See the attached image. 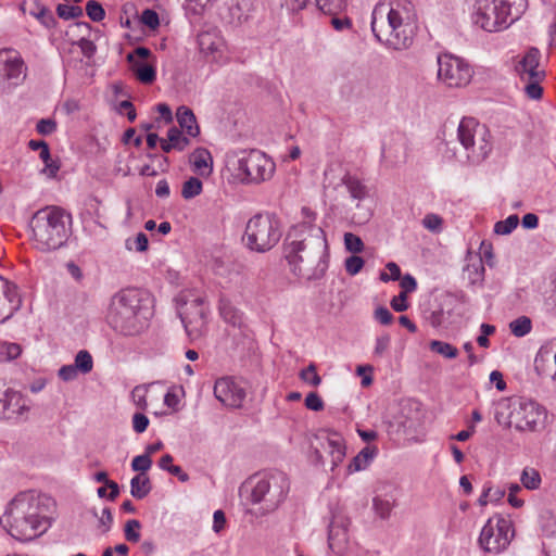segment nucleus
Masks as SVG:
<instances>
[{
	"label": "nucleus",
	"instance_id": "1",
	"mask_svg": "<svg viewBox=\"0 0 556 556\" xmlns=\"http://www.w3.org/2000/svg\"><path fill=\"white\" fill-rule=\"evenodd\" d=\"M302 220L292 226L283 243L285 258L298 277L320 279L328 268V244L321 227L315 225L316 213L301 210Z\"/></svg>",
	"mask_w": 556,
	"mask_h": 556
},
{
	"label": "nucleus",
	"instance_id": "2",
	"mask_svg": "<svg viewBox=\"0 0 556 556\" xmlns=\"http://www.w3.org/2000/svg\"><path fill=\"white\" fill-rule=\"evenodd\" d=\"M52 505V498L47 495L22 492L9 504L1 523L14 539L31 541L49 529L51 523L47 514Z\"/></svg>",
	"mask_w": 556,
	"mask_h": 556
},
{
	"label": "nucleus",
	"instance_id": "3",
	"mask_svg": "<svg viewBox=\"0 0 556 556\" xmlns=\"http://www.w3.org/2000/svg\"><path fill=\"white\" fill-rule=\"evenodd\" d=\"M151 315L146 293L128 288L112 296L105 319L116 334L129 338L140 336L149 327Z\"/></svg>",
	"mask_w": 556,
	"mask_h": 556
},
{
	"label": "nucleus",
	"instance_id": "4",
	"mask_svg": "<svg viewBox=\"0 0 556 556\" xmlns=\"http://www.w3.org/2000/svg\"><path fill=\"white\" fill-rule=\"evenodd\" d=\"M498 425L517 431H536L544 421L545 412L538 403L523 397H505L495 404Z\"/></svg>",
	"mask_w": 556,
	"mask_h": 556
},
{
	"label": "nucleus",
	"instance_id": "5",
	"mask_svg": "<svg viewBox=\"0 0 556 556\" xmlns=\"http://www.w3.org/2000/svg\"><path fill=\"white\" fill-rule=\"evenodd\" d=\"M34 247L42 252L61 248L67 239L64 215L59 207L39 210L30 220Z\"/></svg>",
	"mask_w": 556,
	"mask_h": 556
},
{
	"label": "nucleus",
	"instance_id": "6",
	"mask_svg": "<svg viewBox=\"0 0 556 556\" xmlns=\"http://www.w3.org/2000/svg\"><path fill=\"white\" fill-rule=\"evenodd\" d=\"M251 489V502L260 505L262 514L275 511L286 500L290 483L282 472L258 475L248 482Z\"/></svg>",
	"mask_w": 556,
	"mask_h": 556
},
{
	"label": "nucleus",
	"instance_id": "7",
	"mask_svg": "<svg viewBox=\"0 0 556 556\" xmlns=\"http://www.w3.org/2000/svg\"><path fill=\"white\" fill-rule=\"evenodd\" d=\"M517 0H476L473 21L486 31H498L519 18L521 4Z\"/></svg>",
	"mask_w": 556,
	"mask_h": 556
},
{
	"label": "nucleus",
	"instance_id": "8",
	"mask_svg": "<svg viewBox=\"0 0 556 556\" xmlns=\"http://www.w3.org/2000/svg\"><path fill=\"white\" fill-rule=\"evenodd\" d=\"M280 238L279 219L274 214L258 213L248 220L242 240L249 250L265 253L270 251Z\"/></svg>",
	"mask_w": 556,
	"mask_h": 556
},
{
	"label": "nucleus",
	"instance_id": "9",
	"mask_svg": "<svg viewBox=\"0 0 556 556\" xmlns=\"http://www.w3.org/2000/svg\"><path fill=\"white\" fill-rule=\"evenodd\" d=\"M229 163L244 184L267 181L276 169L274 161L257 149L239 151L230 159Z\"/></svg>",
	"mask_w": 556,
	"mask_h": 556
},
{
	"label": "nucleus",
	"instance_id": "10",
	"mask_svg": "<svg viewBox=\"0 0 556 556\" xmlns=\"http://www.w3.org/2000/svg\"><path fill=\"white\" fill-rule=\"evenodd\" d=\"M489 130L472 117H464L456 129V138L465 157L473 164L481 163L491 152Z\"/></svg>",
	"mask_w": 556,
	"mask_h": 556
},
{
	"label": "nucleus",
	"instance_id": "11",
	"mask_svg": "<svg viewBox=\"0 0 556 556\" xmlns=\"http://www.w3.org/2000/svg\"><path fill=\"white\" fill-rule=\"evenodd\" d=\"M514 534L513 523L508 518L494 516L483 526L478 543L485 553L498 554L507 548Z\"/></svg>",
	"mask_w": 556,
	"mask_h": 556
},
{
	"label": "nucleus",
	"instance_id": "12",
	"mask_svg": "<svg viewBox=\"0 0 556 556\" xmlns=\"http://www.w3.org/2000/svg\"><path fill=\"white\" fill-rule=\"evenodd\" d=\"M408 5L409 3L387 1L376 4L371 14V30L379 42L383 45L387 39L393 38L396 20L403 16Z\"/></svg>",
	"mask_w": 556,
	"mask_h": 556
},
{
	"label": "nucleus",
	"instance_id": "13",
	"mask_svg": "<svg viewBox=\"0 0 556 556\" xmlns=\"http://www.w3.org/2000/svg\"><path fill=\"white\" fill-rule=\"evenodd\" d=\"M471 77L472 70L464 60L451 54L438 56V78L446 86L465 87L470 83Z\"/></svg>",
	"mask_w": 556,
	"mask_h": 556
},
{
	"label": "nucleus",
	"instance_id": "14",
	"mask_svg": "<svg viewBox=\"0 0 556 556\" xmlns=\"http://www.w3.org/2000/svg\"><path fill=\"white\" fill-rule=\"evenodd\" d=\"M396 23L397 25L392 33L393 38L387 39L383 45L397 51L406 50L413 45L417 29L415 14L412 11L410 4L403 16H399Z\"/></svg>",
	"mask_w": 556,
	"mask_h": 556
},
{
	"label": "nucleus",
	"instance_id": "15",
	"mask_svg": "<svg viewBox=\"0 0 556 556\" xmlns=\"http://www.w3.org/2000/svg\"><path fill=\"white\" fill-rule=\"evenodd\" d=\"M215 397L229 408H240L247 396L242 383L232 377H222L214 384Z\"/></svg>",
	"mask_w": 556,
	"mask_h": 556
},
{
	"label": "nucleus",
	"instance_id": "16",
	"mask_svg": "<svg viewBox=\"0 0 556 556\" xmlns=\"http://www.w3.org/2000/svg\"><path fill=\"white\" fill-rule=\"evenodd\" d=\"M350 526L349 518L337 513L332 515V519L329 525L328 533V545L332 553L337 555H343L349 547V534L348 528Z\"/></svg>",
	"mask_w": 556,
	"mask_h": 556
},
{
	"label": "nucleus",
	"instance_id": "17",
	"mask_svg": "<svg viewBox=\"0 0 556 556\" xmlns=\"http://www.w3.org/2000/svg\"><path fill=\"white\" fill-rule=\"evenodd\" d=\"M26 66L20 53L13 49L0 50V72L13 85L21 84L26 77Z\"/></svg>",
	"mask_w": 556,
	"mask_h": 556
},
{
	"label": "nucleus",
	"instance_id": "18",
	"mask_svg": "<svg viewBox=\"0 0 556 556\" xmlns=\"http://www.w3.org/2000/svg\"><path fill=\"white\" fill-rule=\"evenodd\" d=\"M536 374L556 381V340L544 343L534 359Z\"/></svg>",
	"mask_w": 556,
	"mask_h": 556
},
{
	"label": "nucleus",
	"instance_id": "19",
	"mask_svg": "<svg viewBox=\"0 0 556 556\" xmlns=\"http://www.w3.org/2000/svg\"><path fill=\"white\" fill-rule=\"evenodd\" d=\"M541 52L536 48H530L518 61L515 70L521 80L544 79L545 71L540 68Z\"/></svg>",
	"mask_w": 556,
	"mask_h": 556
},
{
	"label": "nucleus",
	"instance_id": "20",
	"mask_svg": "<svg viewBox=\"0 0 556 556\" xmlns=\"http://www.w3.org/2000/svg\"><path fill=\"white\" fill-rule=\"evenodd\" d=\"M321 438L325 440L323 447L330 456L331 471H333L345 458L346 444L344 438L337 431L324 430Z\"/></svg>",
	"mask_w": 556,
	"mask_h": 556
},
{
	"label": "nucleus",
	"instance_id": "21",
	"mask_svg": "<svg viewBox=\"0 0 556 556\" xmlns=\"http://www.w3.org/2000/svg\"><path fill=\"white\" fill-rule=\"evenodd\" d=\"M255 2L256 0H229L223 18L230 25H241L254 11Z\"/></svg>",
	"mask_w": 556,
	"mask_h": 556
},
{
	"label": "nucleus",
	"instance_id": "22",
	"mask_svg": "<svg viewBox=\"0 0 556 556\" xmlns=\"http://www.w3.org/2000/svg\"><path fill=\"white\" fill-rule=\"evenodd\" d=\"M200 51L212 56L214 61H218L224 53V39L216 31H203L198 36Z\"/></svg>",
	"mask_w": 556,
	"mask_h": 556
},
{
	"label": "nucleus",
	"instance_id": "23",
	"mask_svg": "<svg viewBox=\"0 0 556 556\" xmlns=\"http://www.w3.org/2000/svg\"><path fill=\"white\" fill-rule=\"evenodd\" d=\"M201 305L202 300L195 299L191 302L190 307L180 313L181 321L188 332L199 330L204 324L205 313Z\"/></svg>",
	"mask_w": 556,
	"mask_h": 556
},
{
	"label": "nucleus",
	"instance_id": "24",
	"mask_svg": "<svg viewBox=\"0 0 556 556\" xmlns=\"http://www.w3.org/2000/svg\"><path fill=\"white\" fill-rule=\"evenodd\" d=\"M3 408L8 419H17L29 410L26 400L15 391L5 392Z\"/></svg>",
	"mask_w": 556,
	"mask_h": 556
},
{
	"label": "nucleus",
	"instance_id": "25",
	"mask_svg": "<svg viewBox=\"0 0 556 556\" xmlns=\"http://www.w3.org/2000/svg\"><path fill=\"white\" fill-rule=\"evenodd\" d=\"M190 163L193 172L201 176H208L213 170V159L205 148L195 149L190 155Z\"/></svg>",
	"mask_w": 556,
	"mask_h": 556
},
{
	"label": "nucleus",
	"instance_id": "26",
	"mask_svg": "<svg viewBox=\"0 0 556 556\" xmlns=\"http://www.w3.org/2000/svg\"><path fill=\"white\" fill-rule=\"evenodd\" d=\"M176 117L181 129H184L189 136L197 137L200 134L195 116L189 108L185 105L179 106L177 109Z\"/></svg>",
	"mask_w": 556,
	"mask_h": 556
},
{
	"label": "nucleus",
	"instance_id": "27",
	"mask_svg": "<svg viewBox=\"0 0 556 556\" xmlns=\"http://www.w3.org/2000/svg\"><path fill=\"white\" fill-rule=\"evenodd\" d=\"M377 453L376 446H366L364 447L349 464L348 471L349 473L361 471L365 469L369 463L374 459Z\"/></svg>",
	"mask_w": 556,
	"mask_h": 556
},
{
	"label": "nucleus",
	"instance_id": "28",
	"mask_svg": "<svg viewBox=\"0 0 556 556\" xmlns=\"http://www.w3.org/2000/svg\"><path fill=\"white\" fill-rule=\"evenodd\" d=\"M341 181L346 187L352 199L361 201L367 197V187L357 177L345 174Z\"/></svg>",
	"mask_w": 556,
	"mask_h": 556
},
{
	"label": "nucleus",
	"instance_id": "29",
	"mask_svg": "<svg viewBox=\"0 0 556 556\" xmlns=\"http://www.w3.org/2000/svg\"><path fill=\"white\" fill-rule=\"evenodd\" d=\"M151 489L150 478L146 475H137L130 480V494L137 500L144 498Z\"/></svg>",
	"mask_w": 556,
	"mask_h": 556
},
{
	"label": "nucleus",
	"instance_id": "30",
	"mask_svg": "<svg viewBox=\"0 0 556 556\" xmlns=\"http://www.w3.org/2000/svg\"><path fill=\"white\" fill-rule=\"evenodd\" d=\"M219 313L226 323L232 326H241L242 314L232 305L229 300L224 298L220 299Z\"/></svg>",
	"mask_w": 556,
	"mask_h": 556
},
{
	"label": "nucleus",
	"instance_id": "31",
	"mask_svg": "<svg viewBox=\"0 0 556 556\" xmlns=\"http://www.w3.org/2000/svg\"><path fill=\"white\" fill-rule=\"evenodd\" d=\"M394 507V501L390 498L376 495L372 498V510L377 517L382 520H387L391 516V511Z\"/></svg>",
	"mask_w": 556,
	"mask_h": 556
},
{
	"label": "nucleus",
	"instance_id": "32",
	"mask_svg": "<svg viewBox=\"0 0 556 556\" xmlns=\"http://www.w3.org/2000/svg\"><path fill=\"white\" fill-rule=\"evenodd\" d=\"M520 482L527 490L533 491L541 486L542 478L540 472L533 467H526L521 471Z\"/></svg>",
	"mask_w": 556,
	"mask_h": 556
},
{
	"label": "nucleus",
	"instance_id": "33",
	"mask_svg": "<svg viewBox=\"0 0 556 556\" xmlns=\"http://www.w3.org/2000/svg\"><path fill=\"white\" fill-rule=\"evenodd\" d=\"M509 329L515 337L521 338L531 331L532 321L527 316H520L510 321Z\"/></svg>",
	"mask_w": 556,
	"mask_h": 556
},
{
	"label": "nucleus",
	"instance_id": "34",
	"mask_svg": "<svg viewBox=\"0 0 556 556\" xmlns=\"http://www.w3.org/2000/svg\"><path fill=\"white\" fill-rule=\"evenodd\" d=\"M429 348L432 352L442 355L445 358H456L458 355V350L444 341L433 340L430 342Z\"/></svg>",
	"mask_w": 556,
	"mask_h": 556
},
{
	"label": "nucleus",
	"instance_id": "35",
	"mask_svg": "<svg viewBox=\"0 0 556 556\" xmlns=\"http://www.w3.org/2000/svg\"><path fill=\"white\" fill-rule=\"evenodd\" d=\"M2 295H4V298L11 304V313L7 316L9 317L13 312L17 311L21 307L22 303L21 298L17 293L16 286L4 280Z\"/></svg>",
	"mask_w": 556,
	"mask_h": 556
},
{
	"label": "nucleus",
	"instance_id": "36",
	"mask_svg": "<svg viewBox=\"0 0 556 556\" xmlns=\"http://www.w3.org/2000/svg\"><path fill=\"white\" fill-rule=\"evenodd\" d=\"M40 160L45 163L42 173L49 178H54L60 169V164L53 161L50 154V149H45L39 152Z\"/></svg>",
	"mask_w": 556,
	"mask_h": 556
},
{
	"label": "nucleus",
	"instance_id": "37",
	"mask_svg": "<svg viewBox=\"0 0 556 556\" xmlns=\"http://www.w3.org/2000/svg\"><path fill=\"white\" fill-rule=\"evenodd\" d=\"M202 192V181L197 177H190L182 185L181 195L184 199H192Z\"/></svg>",
	"mask_w": 556,
	"mask_h": 556
},
{
	"label": "nucleus",
	"instance_id": "38",
	"mask_svg": "<svg viewBox=\"0 0 556 556\" xmlns=\"http://www.w3.org/2000/svg\"><path fill=\"white\" fill-rule=\"evenodd\" d=\"M74 367L83 374H88L92 370L93 361L90 353L86 350H81L76 354Z\"/></svg>",
	"mask_w": 556,
	"mask_h": 556
},
{
	"label": "nucleus",
	"instance_id": "39",
	"mask_svg": "<svg viewBox=\"0 0 556 556\" xmlns=\"http://www.w3.org/2000/svg\"><path fill=\"white\" fill-rule=\"evenodd\" d=\"M137 78L142 84H152L155 80V70L149 64H134Z\"/></svg>",
	"mask_w": 556,
	"mask_h": 556
},
{
	"label": "nucleus",
	"instance_id": "40",
	"mask_svg": "<svg viewBox=\"0 0 556 556\" xmlns=\"http://www.w3.org/2000/svg\"><path fill=\"white\" fill-rule=\"evenodd\" d=\"M167 139L178 151L185 150L190 143L189 139L184 137L177 127H172L168 129Z\"/></svg>",
	"mask_w": 556,
	"mask_h": 556
},
{
	"label": "nucleus",
	"instance_id": "41",
	"mask_svg": "<svg viewBox=\"0 0 556 556\" xmlns=\"http://www.w3.org/2000/svg\"><path fill=\"white\" fill-rule=\"evenodd\" d=\"M317 8L325 14L336 15L345 3L344 0H315Z\"/></svg>",
	"mask_w": 556,
	"mask_h": 556
},
{
	"label": "nucleus",
	"instance_id": "42",
	"mask_svg": "<svg viewBox=\"0 0 556 556\" xmlns=\"http://www.w3.org/2000/svg\"><path fill=\"white\" fill-rule=\"evenodd\" d=\"M519 223L517 215H509L506 219L500 220L494 225V232L496 235H509Z\"/></svg>",
	"mask_w": 556,
	"mask_h": 556
},
{
	"label": "nucleus",
	"instance_id": "43",
	"mask_svg": "<svg viewBox=\"0 0 556 556\" xmlns=\"http://www.w3.org/2000/svg\"><path fill=\"white\" fill-rule=\"evenodd\" d=\"M22 349L17 343H3L0 345V361H12L17 358Z\"/></svg>",
	"mask_w": 556,
	"mask_h": 556
},
{
	"label": "nucleus",
	"instance_id": "44",
	"mask_svg": "<svg viewBox=\"0 0 556 556\" xmlns=\"http://www.w3.org/2000/svg\"><path fill=\"white\" fill-rule=\"evenodd\" d=\"M300 378L304 382H306L311 386H314V387H317L321 383V378L317 374V368H316L315 364H309L306 368L301 370Z\"/></svg>",
	"mask_w": 556,
	"mask_h": 556
},
{
	"label": "nucleus",
	"instance_id": "45",
	"mask_svg": "<svg viewBox=\"0 0 556 556\" xmlns=\"http://www.w3.org/2000/svg\"><path fill=\"white\" fill-rule=\"evenodd\" d=\"M141 523L137 519H130L125 525V538L128 542L137 543L140 540Z\"/></svg>",
	"mask_w": 556,
	"mask_h": 556
},
{
	"label": "nucleus",
	"instance_id": "46",
	"mask_svg": "<svg viewBox=\"0 0 556 556\" xmlns=\"http://www.w3.org/2000/svg\"><path fill=\"white\" fill-rule=\"evenodd\" d=\"M38 12L31 14L47 28H51L56 24V21L51 11L45 5H38Z\"/></svg>",
	"mask_w": 556,
	"mask_h": 556
},
{
	"label": "nucleus",
	"instance_id": "47",
	"mask_svg": "<svg viewBox=\"0 0 556 556\" xmlns=\"http://www.w3.org/2000/svg\"><path fill=\"white\" fill-rule=\"evenodd\" d=\"M150 386H137L131 392V396L136 406L140 409L148 408L147 393Z\"/></svg>",
	"mask_w": 556,
	"mask_h": 556
},
{
	"label": "nucleus",
	"instance_id": "48",
	"mask_svg": "<svg viewBox=\"0 0 556 556\" xmlns=\"http://www.w3.org/2000/svg\"><path fill=\"white\" fill-rule=\"evenodd\" d=\"M58 16L63 20H72L83 15V10L80 7L76 5H67V4H59L56 7Z\"/></svg>",
	"mask_w": 556,
	"mask_h": 556
},
{
	"label": "nucleus",
	"instance_id": "49",
	"mask_svg": "<svg viewBox=\"0 0 556 556\" xmlns=\"http://www.w3.org/2000/svg\"><path fill=\"white\" fill-rule=\"evenodd\" d=\"M86 13L89 16V18L92 20L93 22H101L105 16L104 9L96 0H90L87 2Z\"/></svg>",
	"mask_w": 556,
	"mask_h": 556
},
{
	"label": "nucleus",
	"instance_id": "50",
	"mask_svg": "<svg viewBox=\"0 0 556 556\" xmlns=\"http://www.w3.org/2000/svg\"><path fill=\"white\" fill-rule=\"evenodd\" d=\"M149 240L146 233L139 232L134 239L126 240L127 250L135 249L138 252H144L148 250Z\"/></svg>",
	"mask_w": 556,
	"mask_h": 556
},
{
	"label": "nucleus",
	"instance_id": "51",
	"mask_svg": "<svg viewBox=\"0 0 556 556\" xmlns=\"http://www.w3.org/2000/svg\"><path fill=\"white\" fill-rule=\"evenodd\" d=\"M344 245L352 253H361L364 249L362 239L352 232L344 233Z\"/></svg>",
	"mask_w": 556,
	"mask_h": 556
},
{
	"label": "nucleus",
	"instance_id": "52",
	"mask_svg": "<svg viewBox=\"0 0 556 556\" xmlns=\"http://www.w3.org/2000/svg\"><path fill=\"white\" fill-rule=\"evenodd\" d=\"M152 466V459L146 453L142 455L136 456L131 462V469L134 471H139V475H144Z\"/></svg>",
	"mask_w": 556,
	"mask_h": 556
},
{
	"label": "nucleus",
	"instance_id": "53",
	"mask_svg": "<svg viewBox=\"0 0 556 556\" xmlns=\"http://www.w3.org/2000/svg\"><path fill=\"white\" fill-rule=\"evenodd\" d=\"M443 219L441 216L430 213L422 219V226L432 232H440L442 230Z\"/></svg>",
	"mask_w": 556,
	"mask_h": 556
},
{
	"label": "nucleus",
	"instance_id": "54",
	"mask_svg": "<svg viewBox=\"0 0 556 556\" xmlns=\"http://www.w3.org/2000/svg\"><path fill=\"white\" fill-rule=\"evenodd\" d=\"M543 79H526L527 85L525 87L526 94L533 100H539L542 97L543 88L541 87V81Z\"/></svg>",
	"mask_w": 556,
	"mask_h": 556
},
{
	"label": "nucleus",
	"instance_id": "55",
	"mask_svg": "<svg viewBox=\"0 0 556 556\" xmlns=\"http://www.w3.org/2000/svg\"><path fill=\"white\" fill-rule=\"evenodd\" d=\"M308 4V0H283L281 8H285L291 15H296Z\"/></svg>",
	"mask_w": 556,
	"mask_h": 556
},
{
	"label": "nucleus",
	"instance_id": "56",
	"mask_svg": "<svg viewBox=\"0 0 556 556\" xmlns=\"http://www.w3.org/2000/svg\"><path fill=\"white\" fill-rule=\"evenodd\" d=\"M364 260L361 256L352 255L345 260V270L348 274L354 276L358 274L364 267Z\"/></svg>",
	"mask_w": 556,
	"mask_h": 556
},
{
	"label": "nucleus",
	"instance_id": "57",
	"mask_svg": "<svg viewBox=\"0 0 556 556\" xmlns=\"http://www.w3.org/2000/svg\"><path fill=\"white\" fill-rule=\"evenodd\" d=\"M141 22L151 29H155L160 25L159 14L151 9H146L141 14Z\"/></svg>",
	"mask_w": 556,
	"mask_h": 556
},
{
	"label": "nucleus",
	"instance_id": "58",
	"mask_svg": "<svg viewBox=\"0 0 556 556\" xmlns=\"http://www.w3.org/2000/svg\"><path fill=\"white\" fill-rule=\"evenodd\" d=\"M55 129L56 123L51 118H42L36 125V130L42 136L51 135Z\"/></svg>",
	"mask_w": 556,
	"mask_h": 556
},
{
	"label": "nucleus",
	"instance_id": "59",
	"mask_svg": "<svg viewBox=\"0 0 556 556\" xmlns=\"http://www.w3.org/2000/svg\"><path fill=\"white\" fill-rule=\"evenodd\" d=\"M305 406L314 412L324 409V402L316 392H311L305 397Z\"/></svg>",
	"mask_w": 556,
	"mask_h": 556
},
{
	"label": "nucleus",
	"instance_id": "60",
	"mask_svg": "<svg viewBox=\"0 0 556 556\" xmlns=\"http://www.w3.org/2000/svg\"><path fill=\"white\" fill-rule=\"evenodd\" d=\"M149 426V419L144 414L136 413L132 416V428L137 433H142Z\"/></svg>",
	"mask_w": 556,
	"mask_h": 556
},
{
	"label": "nucleus",
	"instance_id": "61",
	"mask_svg": "<svg viewBox=\"0 0 556 556\" xmlns=\"http://www.w3.org/2000/svg\"><path fill=\"white\" fill-rule=\"evenodd\" d=\"M387 269L389 270L390 274H387V273H381L380 274V279L382 281H389V280H399L401 278V269L400 267L393 263V262H390L387 264Z\"/></svg>",
	"mask_w": 556,
	"mask_h": 556
},
{
	"label": "nucleus",
	"instance_id": "62",
	"mask_svg": "<svg viewBox=\"0 0 556 556\" xmlns=\"http://www.w3.org/2000/svg\"><path fill=\"white\" fill-rule=\"evenodd\" d=\"M391 338L389 334H383L377 338L374 353L377 356H382L389 349Z\"/></svg>",
	"mask_w": 556,
	"mask_h": 556
},
{
	"label": "nucleus",
	"instance_id": "63",
	"mask_svg": "<svg viewBox=\"0 0 556 556\" xmlns=\"http://www.w3.org/2000/svg\"><path fill=\"white\" fill-rule=\"evenodd\" d=\"M78 370L73 365L62 366L59 370V377L64 381H72L76 379Z\"/></svg>",
	"mask_w": 556,
	"mask_h": 556
},
{
	"label": "nucleus",
	"instance_id": "64",
	"mask_svg": "<svg viewBox=\"0 0 556 556\" xmlns=\"http://www.w3.org/2000/svg\"><path fill=\"white\" fill-rule=\"evenodd\" d=\"M375 318L382 325H389L393 320V315L387 307L380 306L375 311Z\"/></svg>",
	"mask_w": 556,
	"mask_h": 556
}]
</instances>
